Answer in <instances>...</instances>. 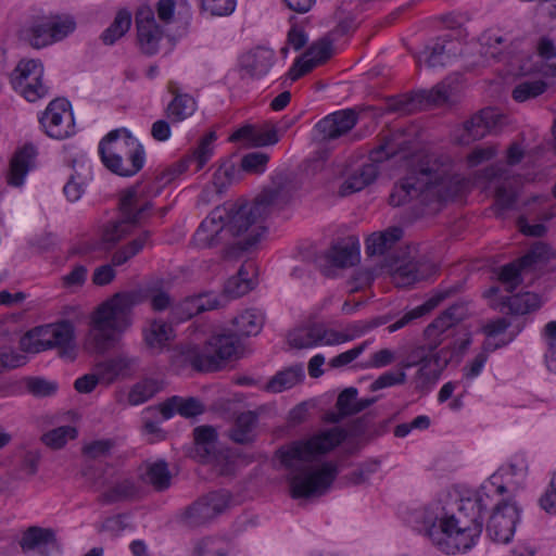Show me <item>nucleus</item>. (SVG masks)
I'll use <instances>...</instances> for the list:
<instances>
[{"mask_svg":"<svg viewBox=\"0 0 556 556\" xmlns=\"http://www.w3.org/2000/svg\"><path fill=\"white\" fill-rule=\"evenodd\" d=\"M236 0H202V8L211 15L227 16L236 9Z\"/></svg>","mask_w":556,"mask_h":556,"instance_id":"052dcab7","label":"nucleus"},{"mask_svg":"<svg viewBox=\"0 0 556 556\" xmlns=\"http://www.w3.org/2000/svg\"><path fill=\"white\" fill-rule=\"evenodd\" d=\"M366 346L367 342H363L359 345L332 357L328 365L331 368H341L346 366L355 361L365 351Z\"/></svg>","mask_w":556,"mask_h":556,"instance_id":"0e129e2a","label":"nucleus"},{"mask_svg":"<svg viewBox=\"0 0 556 556\" xmlns=\"http://www.w3.org/2000/svg\"><path fill=\"white\" fill-rule=\"evenodd\" d=\"M229 504V495L224 492H211L188 506L182 516V522L197 528L211 522L222 514Z\"/></svg>","mask_w":556,"mask_h":556,"instance_id":"ddd939ff","label":"nucleus"},{"mask_svg":"<svg viewBox=\"0 0 556 556\" xmlns=\"http://www.w3.org/2000/svg\"><path fill=\"white\" fill-rule=\"evenodd\" d=\"M320 258L337 268L354 266L359 258V243L357 238L350 236L338 240Z\"/></svg>","mask_w":556,"mask_h":556,"instance_id":"b1692460","label":"nucleus"},{"mask_svg":"<svg viewBox=\"0 0 556 556\" xmlns=\"http://www.w3.org/2000/svg\"><path fill=\"white\" fill-rule=\"evenodd\" d=\"M464 179L454 172L446 154H426L413 160L403 178L394 186L389 203L400 206L416 201L422 206L440 204L459 195Z\"/></svg>","mask_w":556,"mask_h":556,"instance_id":"f03ea898","label":"nucleus"},{"mask_svg":"<svg viewBox=\"0 0 556 556\" xmlns=\"http://www.w3.org/2000/svg\"><path fill=\"white\" fill-rule=\"evenodd\" d=\"M49 16L52 43L62 40L76 28L74 17L68 14H49Z\"/></svg>","mask_w":556,"mask_h":556,"instance_id":"3c124183","label":"nucleus"},{"mask_svg":"<svg viewBox=\"0 0 556 556\" xmlns=\"http://www.w3.org/2000/svg\"><path fill=\"white\" fill-rule=\"evenodd\" d=\"M225 210L214 208L200 224L192 237V243L197 248L208 249L226 242L230 237L223 220Z\"/></svg>","mask_w":556,"mask_h":556,"instance_id":"6ab92c4d","label":"nucleus"},{"mask_svg":"<svg viewBox=\"0 0 556 556\" xmlns=\"http://www.w3.org/2000/svg\"><path fill=\"white\" fill-rule=\"evenodd\" d=\"M519 520V508L515 502L503 501L496 504L486 525L490 539L497 543H508Z\"/></svg>","mask_w":556,"mask_h":556,"instance_id":"dca6fc26","label":"nucleus"},{"mask_svg":"<svg viewBox=\"0 0 556 556\" xmlns=\"http://www.w3.org/2000/svg\"><path fill=\"white\" fill-rule=\"evenodd\" d=\"M253 289V281L249 278L231 277L227 280L224 292L230 298H239Z\"/></svg>","mask_w":556,"mask_h":556,"instance_id":"bf43d9fd","label":"nucleus"},{"mask_svg":"<svg viewBox=\"0 0 556 556\" xmlns=\"http://www.w3.org/2000/svg\"><path fill=\"white\" fill-rule=\"evenodd\" d=\"M141 469L140 480L151 485L155 491L162 492L170 486L172 475L165 460L147 462Z\"/></svg>","mask_w":556,"mask_h":556,"instance_id":"72a5a7b5","label":"nucleus"},{"mask_svg":"<svg viewBox=\"0 0 556 556\" xmlns=\"http://www.w3.org/2000/svg\"><path fill=\"white\" fill-rule=\"evenodd\" d=\"M485 500H489L486 494L462 498L457 511L435 518L426 528V535L446 554L470 549L482 532V513L488 508Z\"/></svg>","mask_w":556,"mask_h":556,"instance_id":"20e7f679","label":"nucleus"},{"mask_svg":"<svg viewBox=\"0 0 556 556\" xmlns=\"http://www.w3.org/2000/svg\"><path fill=\"white\" fill-rule=\"evenodd\" d=\"M74 328L70 321L36 327L27 331L20 340L22 351L40 353L58 348L62 356L74 359Z\"/></svg>","mask_w":556,"mask_h":556,"instance_id":"9d476101","label":"nucleus"},{"mask_svg":"<svg viewBox=\"0 0 556 556\" xmlns=\"http://www.w3.org/2000/svg\"><path fill=\"white\" fill-rule=\"evenodd\" d=\"M291 199L290 182L286 175H275L270 182L255 197L251 203H225L218 210H225L223 220L229 237H247L237 242V247L247 251L255 245L265 231L264 219L282 210Z\"/></svg>","mask_w":556,"mask_h":556,"instance_id":"7ed1b4c3","label":"nucleus"},{"mask_svg":"<svg viewBox=\"0 0 556 556\" xmlns=\"http://www.w3.org/2000/svg\"><path fill=\"white\" fill-rule=\"evenodd\" d=\"M131 26V12L127 9L117 11L111 25L102 33V41L111 46L122 38Z\"/></svg>","mask_w":556,"mask_h":556,"instance_id":"a19ab883","label":"nucleus"},{"mask_svg":"<svg viewBox=\"0 0 556 556\" xmlns=\"http://www.w3.org/2000/svg\"><path fill=\"white\" fill-rule=\"evenodd\" d=\"M195 448L199 454L210 459L217 442V431L212 426H199L193 430Z\"/></svg>","mask_w":556,"mask_h":556,"instance_id":"49530a36","label":"nucleus"},{"mask_svg":"<svg viewBox=\"0 0 556 556\" xmlns=\"http://www.w3.org/2000/svg\"><path fill=\"white\" fill-rule=\"evenodd\" d=\"M401 150L402 143H397L395 138H382L380 143L370 152V163L362 165L343 182L341 193L348 195L363 190L366 186L371 184L378 175L376 163L395 156Z\"/></svg>","mask_w":556,"mask_h":556,"instance_id":"9b49d317","label":"nucleus"},{"mask_svg":"<svg viewBox=\"0 0 556 556\" xmlns=\"http://www.w3.org/2000/svg\"><path fill=\"white\" fill-rule=\"evenodd\" d=\"M468 315L466 303L457 302L445 309L439 317H437L426 329L428 336L434 332L443 333L454 325L458 324Z\"/></svg>","mask_w":556,"mask_h":556,"instance_id":"e433bc0d","label":"nucleus"},{"mask_svg":"<svg viewBox=\"0 0 556 556\" xmlns=\"http://www.w3.org/2000/svg\"><path fill=\"white\" fill-rule=\"evenodd\" d=\"M27 357L11 348H0V374L25 365Z\"/></svg>","mask_w":556,"mask_h":556,"instance_id":"4d7b16f0","label":"nucleus"},{"mask_svg":"<svg viewBox=\"0 0 556 556\" xmlns=\"http://www.w3.org/2000/svg\"><path fill=\"white\" fill-rule=\"evenodd\" d=\"M547 84L542 79L525 80L515 86L511 97L516 102H525L543 94Z\"/></svg>","mask_w":556,"mask_h":556,"instance_id":"8fccbe9b","label":"nucleus"},{"mask_svg":"<svg viewBox=\"0 0 556 556\" xmlns=\"http://www.w3.org/2000/svg\"><path fill=\"white\" fill-rule=\"evenodd\" d=\"M239 341L233 334H214L200 348L186 345L181 356L197 371H216L223 362L238 353Z\"/></svg>","mask_w":556,"mask_h":556,"instance_id":"1a4fd4ad","label":"nucleus"},{"mask_svg":"<svg viewBox=\"0 0 556 556\" xmlns=\"http://www.w3.org/2000/svg\"><path fill=\"white\" fill-rule=\"evenodd\" d=\"M50 25L51 23L49 14L34 17L28 30L29 43L31 47L40 49L52 43Z\"/></svg>","mask_w":556,"mask_h":556,"instance_id":"37998d69","label":"nucleus"},{"mask_svg":"<svg viewBox=\"0 0 556 556\" xmlns=\"http://www.w3.org/2000/svg\"><path fill=\"white\" fill-rule=\"evenodd\" d=\"M200 556H226L227 543L223 539L206 538L198 545Z\"/></svg>","mask_w":556,"mask_h":556,"instance_id":"13d9d810","label":"nucleus"},{"mask_svg":"<svg viewBox=\"0 0 556 556\" xmlns=\"http://www.w3.org/2000/svg\"><path fill=\"white\" fill-rule=\"evenodd\" d=\"M460 291L459 285H453L447 288L438 289L432 296H430L424 304L410 309L405 313L399 320L388 326V331L394 332L405 326H407L413 320L426 315L435 308L439 304H441L446 299L457 294Z\"/></svg>","mask_w":556,"mask_h":556,"instance_id":"bb28decb","label":"nucleus"},{"mask_svg":"<svg viewBox=\"0 0 556 556\" xmlns=\"http://www.w3.org/2000/svg\"><path fill=\"white\" fill-rule=\"evenodd\" d=\"M332 54V40L325 36L314 42L302 58L298 59L289 71V78L296 80L309 73L315 66L323 64Z\"/></svg>","mask_w":556,"mask_h":556,"instance_id":"412c9836","label":"nucleus"},{"mask_svg":"<svg viewBox=\"0 0 556 556\" xmlns=\"http://www.w3.org/2000/svg\"><path fill=\"white\" fill-rule=\"evenodd\" d=\"M99 383H102V379L100 378V374L93 369V372L77 378L74 382V389L78 393L88 394L91 393Z\"/></svg>","mask_w":556,"mask_h":556,"instance_id":"338daca9","label":"nucleus"},{"mask_svg":"<svg viewBox=\"0 0 556 556\" xmlns=\"http://www.w3.org/2000/svg\"><path fill=\"white\" fill-rule=\"evenodd\" d=\"M345 438L346 432L336 427L278 450L281 464L290 470L288 482L293 498L323 495L329 489L338 475L337 464L326 462L319 468H314L313 462L340 445Z\"/></svg>","mask_w":556,"mask_h":556,"instance_id":"f257e3e1","label":"nucleus"},{"mask_svg":"<svg viewBox=\"0 0 556 556\" xmlns=\"http://www.w3.org/2000/svg\"><path fill=\"white\" fill-rule=\"evenodd\" d=\"M274 61L275 52L271 49L257 47L241 56V77L261 78L269 72Z\"/></svg>","mask_w":556,"mask_h":556,"instance_id":"393cba45","label":"nucleus"},{"mask_svg":"<svg viewBox=\"0 0 556 556\" xmlns=\"http://www.w3.org/2000/svg\"><path fill=\"white\" fill-rule=\"evenodd\" d=\"M232 324L238 334L244 337L256 336L262 330L264 317L256 309H247L236 316Z\"/></svg>","mask_w":556,"mask_h":556,"instance_id":"ea45409f","label":"nucleus"},{"mask_svg":"<svg viewBox=\"0 0 556 556\" xmlns=\"http://www.w3.org/2000/svg\"><path fill=\"white\" fill-rule=\"evenodd\" d=\"M167 91L173 99L165 108V116L172 124L181 123L194 114L198 108L195 99L181 92L177 83L168 81Z\"/></svg>","mask_w":556,"mask_h":556,"instance_id":"a878e982","label":"nucleus"},{"mask_svg":"<svg viewBox=\"0 0 556 556\" xmlns=\"http://www.w3.org/2000/svg\"><path fill=\"white\" fill-rule=\"evenodd\" d=\"M460 52V43L444 36L438 38L431 47L426 48L427 56L425 61L430 67L445 66Z\"/></svg>","mask_w":556,"mask_h":556,"instance_id":"2f4dec72","label":"nucleus"},{"mask_svg":"<svg viewBox=\"0 0 556 556\" xmlns=\"http://www.w3.org/2000/svg\"><path fill=\"white\" fill-rule=\"evenodd\" d=\"M26 388L35 396H50L58 390V384L42 378H29Z\"/></svg>","mask_w":556,"mask_h":556,"instance_id":"680f3d73","label":"nucleus"},{"mask_svg":"<svg viewBox=\"0 0 556 556\" xmlns=\"http://www.w3.org/2000/svg\"><path fill=\"white\" fill-rule=\"evenodd\" d=\"M546 254L547 247L545 244L538 243L533 245L531 250L520 258L500 267L496 273L497 280L504 285L506 292H514L521 283V270L532 266Z\"/></svg>","mask_w":556,"mask_h":556,"instance_id":"a211bd4d","label":"nucleus"},{"mask_svg":"<svg viewBox=\"0 0 556 556\" xmlns=\"http://www.w3.org/2000/svg\"><path fill=\"white\" fill-rule=\"evenodd\" d=\"M542 305L539 294L533 292L517 293L507 298L496 305L502 313L525 315L540 308Z\"/></svg>","mask_w":556,"mask_h":556,"instance_id":"473e14b6","label":"nucleus"},{"mask_svg":"<svg viewBox=\"0 0 556 556\" xmlns=\"http://www.w3.org/2000/svg\"><path fill=\"white\" fill-rule=\"evenodd\" d=\"M138 45L142 53L153 55L157 53L164 30L156 23L154 11L149 5L138 8L135 15Z\"/></svg>","mask_w":556,"mask_h":556,"instance_id":"f3484780","label":"nucleus"},{"mask_svg":"<svg viewBox=\"0 0 556 556\" xmlns=\"http://www.w3.org/2000/svg\"><path fill=\"white\" fill-rule=\"evenodd\" d=\"M24 553L38 551L40 555L48 556L51 548L56 546V538L53 530L31 526L26 529L20 541Z\"/></svg>","mask_w":556,"mask_h":556,"instance_id":"7c9ffc66","label":"nucleus"},{"mask_svg":"<svg viewBox=\"0 0 556 556\" xmlns=\"http://www.w3.org/2000/svg\"><path fill=\"white\" fill-rule=\"evenodd\" d=\"M422 266L424 264L415 260L400 265L392 275L393 281L397 287L404 288L425 279Z\"/></svg>","mask_w":556,"mask_h":556,"instance_id":"79ce46f5","label":"nucleus"},{"mask_svg":"<svg viewBox=\"0 0 556 556\" xmlns=\"http://www.w3.org/2000/svg\"><path fill=\"white\" fill-rule=\"evenodd\" d=\"M161 390L162 383L159 380L152 378L142 379L131 387L128 393V402L130 405H140L152 399Z\"/></svg>","mask_w":556,"mask_h":556,"instance_id":"a18cd8bd","label":"nucleus"},{"mask_svg":"<svg viewBox=\"0 0 556 556\" xmlns=\"http://www.w3.org/2000/svg\"><path fill=\"white\" fill-rule=\"evenodd\" d=\"M152 232L150 230L142 231L137 238L116 250L112 257L111 264L98 267L93 275L92 281L97 286H105L115 278L113 266H122L129 260L138 255L146 247L152 245Z\"/></svg>","mask_w":556,"mask_h":556,"instance_id":"4468645a","label":"nucleus"},{"mask_svg":"<svg viewBox=\"0 0 556 556\" xmlns=\"http://www.w3.org/2000/svg\"><path fill=\"white\" fill-rule=\"evenodd\" d=\"M542 337L546 344L545 363L548 370L556 374V320L548 321L543 330Z\"/></svg>","mask_w":556,"mask_h":556,"instance_id":"5fc2aeb1","label":"nucleus"},{"mask_svg":"<svg viewBox=\"0 0 556 556\" xmlns=\"http://www.w3.org/2000/svg\"><path fill=\"white\" fill-rule=\"evenodd\" d=\"M258 415L252 410H245L235 416L227 430V437L237 444L247 445L256 440Z\"/></svg>","mask_w":556,"mask_h":556,"instance_id":"c85d7f7f","label":"nucleus"},{"mask_svg":"<svg viewBox=\"0 0 556 556\" xmlns=\"http://www.w3.org/2000/svg\"><path fill=\"white\" fill-rule=\"evenodd\" d=\"M216 139L214 131L206 134L199 142L194 151L162 170H156L152 177L146 178L131 189H136L138 197L142 201H147L144 197H156L160 192L175 180L179 175L185 173L192 164L195 165L194 172H200L213 155V142Z\"/></svg>","mask_w":556,"mask_h":556,"instance_id":"0eeeda50","label":"nucleus"},{"mask_svg":"<svg viewBox=\"0 0 556 556\" xmlns=\"http://www.w3.org/2000/svg\"><path fill=\"white\" fill-rule=\"evenodd\" d=\"M357 121L358 115L353 109L341 110L320 119L315 129L321 140H334L348 134Z\"/></svg>","mask_w":556,"mask_h":556,"instance_id":"4be33fe9","label":"nucleus"},{"mask_svg":"<svg viewBox=\"0 0 556 556\" xmlns=\"http://www.w3.org/2000/svg\"><path fill=\"white\" fill-rule=\"evenodd\" d=\"M406 375L404 371L399 372H384L378 377L370 386L371 391H377L383 388L402 384L405 382Z\"/></svg>","mask_w":556,"mask_h":556,"instance_id":"69168bd1","label":"nucleus"},{"mask_svg":"<svg viewBox=\"0 0 556 556\" xmlns=\"http://www.w3.org/2000/svg\"><path fill=\"white\" fill-rule=\"evenodd\" d=\"M269 155L264 152H250L242 156L241 168L251 174H262L266 170Z\"/></svg>","mask_w":556,"mask_h":556,"instance_id":"6e6d98bb","label":"nucleus"},{"mask_svg":"<svg viewBox=\"0 0 556 556\" xmlns=\"http://www.w3.org/2000/svg\"><path fill=\"white\" fill-rule=\"evenodd\" d=\"M99 154L104 166L122 177H131L144 165L143 146L127 129L110 131L99 143Z\"/></svg>","mask_w":556,"mask_h":556,"instance_id":"423d86ee","label":"nucleus"},{"mask_svg":"<svg viewBox=\"0 0 556 556\" xmlns=\"http://www.w3.org/2000/svg\"><path fill=\"white\" fill-rule=\"evenodd\" d=\"M152 210L150 201H142L136 189L126 190L119 199L121 218L110 220L100 228V248L112 250L123 238L131 232L132 226L147 218Z\"/></svg>","mask_w":556,"mask_h":556,"instance_id":"6e6552de","label":"nucleus"},{"mask_svg":"<svg viewBox=\"0 0 556 556\" xmlns=\"http://www.w3.org/2000/svg\"><path fill=\"white\" fill-rule=\"evenodd\" d=\"M135 303V294L129 292L116 293L100 305L92 318L89 332L90 342L96 353L104 354L119 349L121 334L128 325V313Z\"/></svg>","mask_w":556,"mask_h":556,"instance_id":"39448f33","label":"nucleus"},{"mask_svg":"<svg viewBox=\"0 0 556 556\" xmlns=\"http://www.w3.org/2000/svg\"><path fill=\"white\" fill-rule=\"evenodd\" d=\"M76 434L77 431L74 427L62 426L45 433L41 440L47 446L59 450L66 444L68 439H74Z\"/></svg>","mask_w":556,"mask_h":556,"instance_id":"864d4df0","label":"nucleus"},{"mask_svg":"<svg viewBox=\"0 0 556 556\" xmlns=\"http://www.w3.org/2000/svg\"><path fill=\"white\" fill-rule=\"evenodd\" d=\"M540 506L548 514H556V473L552 477L548 488L541 496Z\"/></svg>","mask_w":556,"mask_h":556,"instance_id":"774afa93","label":"nucleus"},{"mask_svg":"<svg viewBox=\"0 0 556 556\" xmlns=\"http://www.w3.org/2000/svg\"><path fill=\"white\" fill-rule=\"evenodd\" d=\"M46 134L54 139H64L74 132V117L70 102L64 98L52 100L39 119Z\"/></svg>","mask_w":556,"mask_h":556,"instance_id":"2eb2a0df","label":"nucleus"},{"mask_svg":"<svg viewBox=\"0 0 556 556\" xmlns=\"http://www.w3.org/2000/svg\"><path fill=\"white\" fill-rule=\"evenodd\" d=\"M416 354L419 357L418 364H420L419 372L421 375H439L447 365L451 358V353L444 349L437 353L425 354V349L419 348L416 351ZM415 364H417V362L412 363V365Z\"/></svg>","mask_w":556,"mask_h":556,"instance_id":"4c0bfd02","label":"nucleus"},{"mask_svg":"<svg viewBox=\"0 0 556 556\" xmlns=\"http://www.w3.org/2000/svg\"><path fill=\"white\" fill-rule=\"evenodd\" d=\"M303 378L300 368H289L276 374L267 383L266 389L274 393H279L298 384Z\"/></svg>","mask_w":556,"mask_h":556,"instance_id":"09e8293b","label":"nucleus"},{"mask_svg":"<svg viewBox=\"0 0 556 556\" xmlns=\"http://www.w3.org/2000/svg\"><path fill=\"white\" fill-rule=\"evenodd\" d=\"M146 346L153 353H160L173 338V328L163 320L154 319L142 330Z\"/></svg>","mask_w":556,"mask_h":556,"instance_id":"f704fd0d","label":"nucleus"},{"mask_svg":"<svg viewBox=\"0 0 556 556\" xmlns=\"http://www.w3.org/2000/svg\"><path fill=\"white\" fill-rule=\"evenodd\" d=\"M204 405L195 397H180L174 395L161 403L159 406H150L144 409L146 414L160 413L164 420L174 416L175 413L182 417L191 418L204 413Z\"/></svg>","mask_w":556,"mask_h":556,"instance_id":"5701e85b","label":"nucleus"},{"mask_svg":"<svg viewBox=\"0 0 556 556\" xmlns=\"http://www.w3.org/2000/svg\"><path fill=\"white\" fill-rule=\"evenodd\" d=\"M43 66L37 60H21L11 73L10 79L13 88L29 102L49 96V88L41 81Z\"/></svg>","mask_w":556,"mask_h":556,"instance_id":"f8f14e48","label":"nucleus"},{"mask_svg":"<svg viewBox=\"0 0 556 556\" xmlns=\"http://www.w3.org/2000/svg\"><path fill=\"white\" fill-rule=\"evenodd\" d=\"M357 389L350 387L344 389L338 396L336 406L339 413H329L327 420L330 422H339L343 417L355 415V402L357 396Z\"/></svg>","mask_w":556,"mask_h":556,"instance_id":"de8ad7c7","label":"nucleus"},{"mask_svg":"<svg viewBox=\"0 0 556 556\" xmlns=\"http://www.w3.org/2000/svg\"><path fill=\"white\" fill-rule=\"evenodd\" d=\"M138 358L121 352L112 357L98 362L93 369L100 374L102 384L109 387L118 379L132 376Z\"/></svg>","mask_w":556,"mask_h":556,"instance_id":"aec40b11","label":"nucleus"},{"mask_svg":"<svg viewBox=\"0 0 556 556\" xmlns=\"http://www.w3.org/2000/svg\"><path fill=\"white\" fill-rule=\"evenodd\" d=\"M400 227H390L381 232L371 233L366 240V253L369 256L383 255L402 238Z\"/></svg>","mask_w":556,"mask_h":556,"instance_id":"c9c22d12","label":"nucleus"},{"mask_svg":"<svg viewBox=\"0 0 556 556\" xmlns=\"http://www.w3.org/2000/svg\"><path fill=\"white\" fill-rule=\"evenodd\" d=\"M504 118V115L492 108L483 109L478 114H476V121L483 122V127L488 130L489 134L496 131L497 128L503 124Z\"/></svg>","mask_w":556,"mask_h":556,"instance_id":"e2e57ef3","label":"nucleus"},{"mask_svg":"<svg viewBox=\"0 0 556 556\" xmlns=\"http://www.w3.org/2000/svg\"><path fill=\"white\" fill-rule=\"evenodd\" d=\"M113 439H101L86 443L83 448V455L90 460H102L111 456L115 447Z\"/></svg>","mask_w":556,"mask_h":556,"instance_id":"603ef678","label":"nucleus"},{"mask_svg":"<svg viewBox=\"0 0 556 556\" xmlns=\"http://www.w3.org/2000/svg\"><path fill=\"white\" fill-rule=\"evenodd\" d=\"M320 330L318 324L292 330L288 334V343L295 349H311L319 345Z\"/></svg>","mask_w":556,"mask_h":556,"instance_id":"c03bdc74","label":"nucleus"},{"mask_svg":"<svg viewBox=\"0 0 556 556\" xmlns=\"http://www.w3.org/2000/svg\"><path fill=\"white\" fill-rule=\"evenodd\" d=\"M230 141H244L253 147H265L276 144L279 141V135L276 127L271 124L263 126L245 125L237 129L231 136Z\"/></svg>","mask_w":556,"mask_h":556,"instance_id":"c756f323","label":"nucleus"},{"mask_svg":"<svg viewBox=\"0 0 556 556\" xmlns=\"http://www.w3.org/2000/svg\"><path fill=\"white\" fill-rule=\"evenodd\" d=\"M36 156L37 149L33 143H26L21 149L16 150L10 161L7 175L8 185L21 187L24 184L27 173L34 166Z\"/></svg>","mask_w":556,"mask_h":556,"instance_id":"cd10ccee","label":"nucleus"},{"mask_svg":"<svg viewBox=\"0 0 556 556\" xmlns=\"http://www.w3.org/2000/svg\"><path fill=\"white\" fill-rule=\"evenodd\" d=\"M139 493V486L134 479L126 478L109 488L99 496L102 504H112L116 502L131 500Z\"/></svg>","mask_w":556,"mask_h":556,"instance_id":"58836bf2","label":"nucleus"}]
</instances>
